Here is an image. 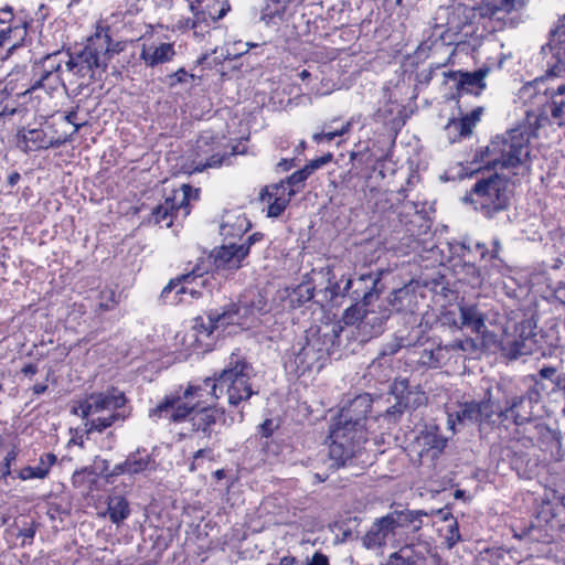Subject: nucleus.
<instances>
[{"instance_id": "obj_38", "label": "nucleus", "mask_w": 565, "mask_h": 565, "mask_svg": "<svg viewBox=\"0 0 565 565\" xmlns=\"http://www.w3.org/2000/svg\"><path fill=\"white\" fill-rule=\"evenodd\" d=\"M249 57V54L241 55L238 57L241 61L239 65L232 64L234 62L233 58L226 57L223 54V51L218 53L217 50H214L210 54H204L201 58L198 60V63L201 65L202 71H225L226 68L230 71H236L243 66V61H247Z\"/></svg>"}, {"instance_id": "obj_47", "label": "nucleus", "mask_w": 565, "mask_h": 565, "mask_svg": "<svg viewBox=\"0 0 565 565\" xmlns=\"http://www.w3.org/2000/svg\"><path fill=\"white\" fill-rule=\"evenodd\" d=\"M313 298V288L308 284H300L291 290H287V299L292 308L301 307Z\"/></svg>"}, {"instance_id": "obj_33", "label": "nucleus", "mask_w": 565, "mask_h": 565, "mask_svg": "<svg viewBox=\"0 0 565 565\" xmlns=\"http://www.w3.org/2000/svg\"><path fill=\"white\" fill-rule=\"evenodd\" d=\"M459 329L467 328L472 333L480 335L486 339L488 335V329L486 326L484 313L473 305H465L459 307Z\"/></svg>"}, {"instance_id": "obj_13", "label": "nucleus", "mask_w": 565, "mask_h": 565, "mask_svg": "<svg viewBox=\"0 0 565 565\" xmlns=\"http://www.w3.org/2000/svg\"><path fill=\"white\" fill-rule=\"evenodd\" d=\"M419 75H424L425 81H429V73H403L401 81H397L393 90L384 88L383 102L375 113V117L393 129H398L406 122L407 110L397 96L403 93L405 82L414 83L419 81Z\"/></svg>"}, {"instance_id": "obj_8", "label": "nucleus", "mask_w": 565, "mask_h": 565, "mask_svg": "<svg viewBox=\"0 0 565 565\" xmlns=\"http://www.w3.org/2000/svg\"><path fill=\"white\" fill-rule=\"evenodd\" d=\"M530 0H483L476 6H468L463 2H458L456 7L450 9V21L452 30H459L461 17L473 19L476 21L475 30L467 25L466 29L475 34H492L500 29V21L507 14L513 11L522 10Z\"/></svg>"}, {"instance_id": "obj_37", "label": "nucleus", "mask_w": 565, "mask_h": 565, "mask_svg": "<svg viewBox=\"0 0 565 565\" xmlns=\"http://www.w3.org/2000/svg\"><path fill=\"white\" fill-rule=\"evenodd\" d=\"M455 362V356L449 344L438 345L434 349H424L419 353L418 362L430 369H440Z\"/></svg>"}, {"instance_id": "obj_46", "label": "nucleus", "mask_w": 565, "mask_h": 565, "mask_svg": "<svg viewBox=\"0 0 565 565\" xmlns=\"http://www.w3.org/2000/svg\"><path fill=\"white\" fill-rule=\"evenodd\" d=\"M353 126V118L342 124L339 128H332L331 125H324L321 132L313 134L312 139L317 143L332 141L335 137L348 134Z\"/></svg>"}, {"instance_id": "obj_48", "label": "nucleus", "mask_w": 565, "mask_h": 565, "mask_svg": "<svg viewBox=\"0 0 565 565\" xmlns=\"http://www.w3.org/2000/svg\"><path fill=\"white\" fill-rule=\"evenodd\" d=\"M479 424L490 423L494 415L498 416L500 408L499 405L491 398L490 391L487 392L484 399L477 402Z\"/></svg>"}, {"instance_id": "obj_32", "label": "nucleus", "mask_w": 565, "mask_h": 565, "mask_svg": "<svg viewBox=\"0 0 565 565\" xmlns=\"http://www.w3.org/2000/svg\"><path fill=\"white\" fill-rule=\"evenodd\" d=\"M250 227V222L241 210L226 211L221 220L220 234L225 238L241 237Z\"/></svg>"}, {"instance_id": "obj_19", "label": "nucleus", "mask_w": 565, "mask_h": 565, "mask_svg": "<svg viewBox=\"0 0 565 565\" xmlns=\"http://www.w3.org/2000/svg\"><path fill=\"white\" fill-rule=\"evenodd\" d=\"M489 34H484L481 36L476 46L470 44L466 45L465 54L471 57L476 63L473 71L489 72L495 68H503L504 63L509 58V56L503 54L501 45H498L493 41L483 43V40Z\"/></svg>"}, {"instance_id": "obj_62", "label": "nucleus", "mask_w": 565, "mask_h": 565, "mask_svg": "<svg viewBox=\"0 0 565 565\" xmlns=\"http://www.w3.org/2000/svg\"><path fill=\"white\" fill-rule=\"evenodd\" d=\"M19 536L23 537L22 544L31 543L35 535V527L33 525L20 530Z\"/></svg>"}, {"instance_id": "obj_57", "label": "nucleus", "mask_w": 565, "mask_h": 565, "mask_svg": "<svg viewBox=\"0 0 565 565\" xmlns=\"http://www.w3.org/2000/svg\"><path fill=\"white\" fill-rule=\"evenodd\" d=\"M491 268L488 273L484 274V276L487 275L489 280L493 279L497 281L498 278H495L494 275L498 274L499 276H505L509 271V268L500 257L497 259H491Z\"/></svg>"}, {"instance_id": "obj_55", "label": "nucleus", "mask_w": 565, "mask_h": 565, "mask_svg": "<svg viewBox=\"0 0 565 565\" xmlns=\"http://www.w3.org/2000/svg\"><path fill=\"white\" fill-rule=\"evenodd\" d=\"M56 461L57 458L54 454L46 452L40 456L39 463L35 467L43 471V478L45 479Z\"/></svg>"}, {"instance_id": "obj_52", "label": "nucleus", "mask_w": 565, "mask_h": 565, "mask_svg": "<svg viewBox=\"0 0 565 565\" xmlns=\"http://www.w3.org/2000/svg\"><path fill=\"white\" fill-rule=\"evenodd\" d=\"M19 448L17 446H13L4 456L1 467V480L7 481L9 477H12V465L15 462L18 456H19Z\"/></svg>"}, {"instance_id": "obj_53", "label": "nucleus", "mask_w": 565, "mask_h": 565, "mask_svg": "<svg viewBox=\"0 0 565 565\" xmlns=\"http://www.w3.org/2000/svg\"><path fill=\"white\" fill-rule=\"evenodd\" d=\"M309 172L303 167L302 169L295 171L282 183L287 185L288 189H295L297 193L299 189L303 185V182L309 178Z\"/></svg>"}, {"instance_id": "obj_51", "label": "nucleus", "mask_w": 565, "mask_h": 565, "mask_svg": "<svg viewBox=\"0 0 565 565\" xmlns=\"http://www.w3.org/2000/svg\"><path fill=\"white\" fill-rule=\"evenodd\" d=\"M449 345L451 347V351L455 356V363L457 362V360L459 358V355H458L459 351L471 354L479 350L478 342L472 338H465L461 340H456L452 343H449Z\"/></svg>"}, {"instance_id": "obj_59", "label": "nucleus", "mask_w": 565, "mask_h": 565, "mask_svg": "<svg viewBox=\"0 0 565 565\" xmlns=\"http://www.w3.org/2000/svg\"><path fill=\"white\" fill-rule=\"evenodd\" d=\"M212 457H213V450L212 449H210V448L199 449L193 455V461L191 463V468L190 469L192 471L195 470L196 466H199L203 459L211 460Z\"/></svg>"}, {"instance_id": "obj_30", "label": "nucleus", "mask_w": 565, "mask_h": 565, "mask_svg": "<svg viewBox=\"0 0 565 565\" xmlns=\"http://www.w3.org/2000/svg\"><path fill=\"white\" fill-rule=\"evenodd\" d=\"M295 57L305 64L316 63L326 64L335 58L333 50L312 42H300L297 46L291 47Z\"/></svg>"}, {"instance_id": "obj_45", "label": "nucleus", "mask_w": 565, "mask_h": 565, "mask_svg": "<svg viewBox=\"0 0 565 565\" xmlns=\"http://www.w3.org/2000/svg\"><path fill=\"white\" fill-rule=\"evenodd\" d=\"M414 303V294L408 287L395 290L390 297L391 307L397 311H411Z\"/></svg>"}, {"instance_id": "obj_63", "label": "nucleus", "mask_w": 565, "mask_h": 565, "mask_svg": "<svg viewBox=\"0 0 565 565\" xmlns=\"http://www.w3.org/2000/svg\"><path fill=\"white\" fill-rule=\"evenodd\" d=\"M308 565H329V559L324 554L316 552Z\"/></svg>"}, {"instance_id": "obj_50", "label": "nucleus", "mask_w": 565, "mask_h": 565, "mask_svg": "<svg viewBox=\"0 0 565 565\" xmlns=\"http://www.w3.org/2000/svg\"><path fill=\"white\" fill-rule=\"evenodd\" d=\"M412 547L406 545L399 551L392 553L388 556L386 565H416V561L412 555Z\"/></svg>"}, {"instance_id": "obj_11", "label": "nucleus", "mask_w": 565, "mask_h": 565, "mask_svg": "<svg viewBox=\"0 0 565 565\" xmlns=\"http://www.w3.org/2000/svg\"><path fill=\"white\" fill-rule=\"evenodd\" d=\"M255 318L254 307L242 302L231 303L221 311H211L206 320L203 317L195 318L193 324L194 337L198 341H202L203 338L211 337L214 331L218 329L224 331L230 326H237L242 329L249 328Z\"/></svg>"}, {"instance_id": "obj_29", "label": "nucleus", "mask_w": 565, "mask_h": 565, "mask_svg": "<svg viewBox=\"0 0 565 565\" xmlns=\"http://www.w3.org/2000/svg\"><path fill=\"white\" fill-rule=\"evenodd\" d=\"M441 254V263H449L452 270H456L457 266L470 259L473 252V246L468 238L461 241H447L439 247Z\"/></svg>"}, {"instance_id": "obj_61", "label": "nucleus", "mask_w": 565, "mask_h": 565, "mask_svg": "<svg viewBox=\"0 0 565 565\" xmlns=\"http://www.w3.org/2000/svg\"><path fill=\"white\" fill-rule=\"evenodd\" d=\"M277 428L273 419H266L263 424L259 425V434L263 437H269Z\"/></svg>"}, {"instance_id": "obj_58", "label": "nucleus", "mask_w": 565, "mask_h": 565, "mask_svg": "<svg viewBox=\"0 0 565 565\" xmlns=\"http://www.w3.org/2000/svg\"><path fill=\"white\" fill-rule=\"evenodd\" d=\"M461 540L457 521L448 525L446 543L449 548L454 547Z\"/></svg>"}, {"instance_id": "obj_1", "label": "nucleus", "mask_w": 565, "mask_h": 565, "mask_svg": "<svg viewBox=\"0 0 565 565\" xmlns=\"http://www.w3.org/2000/svg\"><path fill=\"white\" fill-rule=\"evenodd\" d=\"M203 386L189 385L182 392L169 394L149 411V417L154 422L167 419L172 423L189 419L193 433L210 438L217 423L223 419L224 413L211 405H203Z\"/></svg>"}, {"instance_id": "obj_21", "label": "nucleus", "mask_w": 565, "mask_h": 565, "mask_svg": "<svg viewBox=\"0 0 565 565\" xmlns=\"http://www.w3.org/2000/svg\"><path fill=\"white\" fill-rule=\"evenodd\" d=\"M392 393L395 395L396 403L388 407L384 417L388 420H396L405 409L417 408L426 403V395L418 387H411L406 379L395 381Z\"/></svg>"}, {"instance_id": "obj_56", "label": "nucleus", "mask_w": 565, "mask_h": 565, "mask_svg": "<svg viewBox=\"0 0 565 565\" xmlns=\"http://www.w3.org/2000/svg\"><path fill=\"white\" fill-rule=\"evenodd\" d=\"M15 477L22 481H28L32 479H44L43 471L32 466H25L21 468L15 472Z\"/></svg>"}, {"instance_id": "obj_36", "label": "nucleus", "mask_w": 565, "mask_h": 565, "mask_svg": "<svg viewBox=\"0 0 565 565\" xmlns=\"http://www.w3.org/2000/svg\"><path fill=\"white\" fill-rule=\"evenodd\" d=\"M488 73H445L450 79H457V89L460 95H480L486 87L484 77Z\"/></svg>"}, {"instance_id": "obj_18", "label": "nucleus", "mask_w": 565, "mask_h": 565, "mask_svg": "<svg viewBox=\"0 0 565 565\" xmlns=\"http://www.w3.org/2000/svg\"><path fill=\"white\" fill-rule=\"evenodd\" d=\"M379 284V277L366 274L361 275L355 281L358 287L353 290V299L358 300L362 298V303L356 302L345 309L342 316V322L345 326H353L356 322H362L363 318L366 317L365 307L376 296V286Z\"/></svg>"}, {"instance_id": "obj_14", "label": "nucleus", "mask_w": 565, "mask_h": 565, "mask_svg": "<svg viewBox=\"0 0 565 565\" xmlns=\"http://www.w3.org/2000/svg\"><path fill=\"white\" fill-rule=\"evenodd\" d=\"M70 141L71 136L58 135L52 127L44 125H28L15 134V145L24 153L60 148Z\"/></svg>"}, {"instance_id": "obj_12", "label": "nucleus", "mask_w": 565, "mask_h": 565, "mask_svg": "<svg viewBox=\"0 0 565 565\" xmlns=\"http://www.w3.org/2000/svg\"><path fill=\"white\" fill-rule=\"evenodd\" d=\"M465 199L490 217L493 213L507 207L509 201L508 181L495 173L488 179L478 181Z\"/></svg>"}, {"instance_id": "obj_24", "label": "nucleus", "mask_w": 565, "mask_h": 565, "mask_svg": "<svg viewBox=\"0 0 565 565\" xmlns=\"http://www.w3.org/2000/svg\"><path fill=\"white\" fill-rule=\"evenodd\" d=\"M190 9L194 15L191 28H196L198 23L215 22L222 19L230 10V4L221 0H192Z\"/></svg>"}, {"instance_id": "obj_25", "label": "nucleus", "mask_w": 565, "mask_h": 565, "mask_svg": "<svg viewBox=\"0 0 565 565\" xmlns=\"http://www.w3.org/2000/svg\"><path fill=\"white\" fill-rule=\"evenodd\" d=\"M296 194L295 189H288L284 183L273 184L262 193V201L267 204L269 217L279 216L288 206L291 196Z\"/></svg>"}, {"instance_id": "obj_39", "label": "nucleus", "mask_w": 565, "mask_h": 565, "mask_svg": "<svg viewBox=\"0 0 565 565\" xmlns=\"http://www.w3.org/2000/svg\"><path fill=\"white\" fill-rule=\"evenodd\" d=\"M32 22L33 19L30 15H25L24 18H19V23L8 25L6 29L0 30V33H6L4 42L9 44V52L22 44Z\"/></svg>"}, {"instance_id": "obj_17", "label": "nucleus", "mask_w": 565, "mask_h": 565, "mask_svg": "<svg viewBox=\"0 0 565 565\" xmlns=\"http://www.w3.org/2000/svg\"><path fill=\"white\" fill-rule=\"evenodd\" d=\"M501 349L511 360L536 352L539 349L536 322L533 319H524L519 322L514 328V334L507 335L502 340Z\"/></svg>"}, {"instance_id": "obj_9", "label": "nucleus", "mask_w": 565, "mask_h": 565, "mask_svg": "<svg viewBox=\"0 0 565 565\" xmlns=\"http://www.w3.org/2000/svg\"><path fill=\"white\" fill-rule=\"evenodd\" d=\"M530 132L525 126L510 129L501 136L493 138L481 152L480 161L487 167L514 168L523 166L530 154Z\"/></svg>"}, {"instance_id": "obj_35", "label": "nucleus", "mask_w": 565, "mask_h": 565, "mask_svg": "<svg viewBox=\"0 0 565 565\" xmlns=\"http://www.w3.org/2000/svg\"><path fill=\"white\" fill-rule=\"evenodd\" d=\"M175 55L172 43L143 44L140 51V58L147 67H157L163 63L172 61Z\"/></svg>"}, {"instance_id": "obj_54", "label": "nucleus", "mask_w": 565, "mask_h": 565, "mask_svg": "<svg viewBox=\"0 0 565 565\" xmlns=\"http://www.w3.org/2000/svg\"><path fill=\"white\" fill-rule=\"evenodd\" d=\"M29 15L24 10H21L17 15L14 14L13 8L11 6H4L0 8V23L12 25L19 23V18H24Z\"/></svg>"}, {"instance_id": "obj_49", "label": "nucleus", "mask_w": 565, "mask_h": 565, "mask_svg": "<svg viewBox=\"0 0 565 565\" xmlns=\"http://www.w3.org/2000/svg\"><path fill=\"white\" fill-rule=\"evenodd\" d=\"M428 42L420 43L413 54H408L403 62V71H408V68H418L420 64L427 62L428 63Z\"/></svg>"}, {"instance_id": "obj_31", "label": "nucleus", "mask_w": 565, "mask_h": 565, "mask_svg": "<svg viewBox=\"0 0 565 565\" xmlns=\"http://www.w3.org/2000/svg\"><path fill=\"white\" fill-rule=\"evenodd\" d=\"M447 439L440 434L436 426L426 427L416 437V445L419 448V456L425 455L431 458L437 457L445 449Z\"/></svg>"}, {"instance_id": "obj_20", "label": "nucleus", "mask_w": 565, "mask_h": 565, "mask_svg": "<svg viewBox=\"0 0 565 565\" xmlns=\"http://www.w3.org/2000/svg\"><path fill=\"white\" fill-rule=\"evenodd\" d=\"M539 402V393L535 390L522 395L508 396L503 408H500L498 417L502 420L511 419L520 426L531 422L533 408Z\"/></svg>"}, {"instance_id": "obj_5", "label": "nucleus", "mask_w": 565, "mask_h": 565, "mask_svg": "<svg viewBox=\"0 0 565 565\" xmlns=\"http://www.w3.org/2000/svg\"><path fill=\"white\" fill-rule=\"evenodd\" d=\"M342 332L340 323L326 324L322 328H310L306 334L297 340L285 356V370L301 376L317 367H322V361L339 345Z\"/></svg>"}, {"instance_id": "obj_43", "label": "nucleus", "mask_w": 565, "mask_h": 565, "mask_svg": "<svg viewBox=\"0 0 565 565\" xmlns=\"http://www.w3.org/2000/svg\"><path fill=\"white\" fill-rule=\"evenodd\" d=\"M556 73H546L543 76L536 77L533 81L526 82L520 89H519V97L526 103L527 100L532 99L534 96L539 95L540 93H546V82L554 77Z\"/></svg>"}, {"instance_id": "obj_26", "label": "nucleus", "mask_w": 565, "mask_h": 565, "mask_svg": "<svg viewBox=\"0 0 565 565\" xmlns=\"http://www.w3.org/2000/svg\"><path fill=\"white\" fill-rule=\"evenodd\" d=\"M154 459L146 449H137L127 456L126 460L114 467L111 475H143L154 469Z\"/></svg>"}, {"instance_id": "obj_41", "label": "nucleus", "mask_w": 565, "mask_h": 565, "mask_svg": "<svg viewBox=\"0 0 565 565\" xmlns=\"http://www.w3.org/2000/svg\"><path fill=\"white\" fill-rule=\"evenodd\" d=\"M548 110L551 114V124L559 127L565 126V84L558 86L556 90L551 94Z\"/></svg>"}, {"instance_id": "obj_10", "label": "nucleus", "mask_w": 565, "mask_h": 565, "mask_svg": "<svg viewBox=\"0 0 565 565\" xmlns=\"http://www.w3.org/2000/svg\"><path fill=\"white\" fill-rule=\"evenodd\" d=\"M424 515L427 514L422 510H394L372 523L363 536V545L369 550L379 548L395 541L403 530L418 531Z\"/></svg>"}, {"instance_id": "obj_28", "label": "nucleus", "mask_w": 565, "mask_h": 565, "mask_svg": "<svg viewBox=\"0 0 565 565\" xmlns=\"http://www.w3.org/2000/svg\"><path fill=\"white\" fill-rule=\"evenodd\" d=\"M301 83L312 94L324 96L341 88L339 73H298Z\"/></svg>"}, {"instance_id": "obj_16", "label": "nucleus", "mask_w": 565, "mask_h": 565, "mask_svg": "<svg viewBox=\"0 0 565 565\" xmlns=\"http://www.w3.org/2000/svg\"><path fill=\"white\" fill-rule=\"evenodd\" d=\"M204 273L205 269L203 270L200 265H195L189 273L171 279L161 291L162 300L166 303L177 305L179 302H188L186 296L191 299L202 297V291L196 287H205L207 285V278H203Z\"/></svg>"}, {"instance_id": "obj_15", "label": "nucleus", "mask_w": 565, "mask_h": 565, "mask_svg": "<svg viewBox=\"0 0 565 565\" xmlns=\"http://www.w3.org/2000/svg\"><path fill=\"white\" fill-rule=\"evenodd\" d=\"M199 200V189H193L189 184H182L179 189L172 191L162 204L157 206L152 213L154 222L170 227L173 221L184 220L191 212V201Z\"/></svg>"}, {"instance_id": "obj_7", "label": "nucleus", "mask_w": 565, "mask_h": 565, "mask_svg": "<svg viewBox=\"0 0 565 565\" xmlns=\"http://www.w3.org/2000/svg\"><path fill=\"white\" fill-rule=\"evenodd\" d=\"M126 402L125 394L113 387L88 394L73 407V413L85 419L87 434L103 433L117 422H125L128 417L124 411Z\"/></svg>"}, {"instance_id": "obj_44", "label": "nucleus", "mask_w": 565, "mask_h": 565, "mask_svg": "<svg viewBox=\"0 0 565 565\" xmlns=\"http://www.w3.org/2000/svg\"><path fill=\"white\" fill-rule=\"evenodd\" d=\"M454 271L459 276V279L466 280L473 287L480 286L486 279L484 274L471 262V258L457 266Z\"/></svg>"}, {"instance_id": "obj_40", "label": "nucleus", "mask_w": 565, "mask_h": 565, "mask_svg": "<svg viewBox=\"0 0 565 565\" xmlns=\"http://www.w3.org/2000/svg\"><path fill=\"white\" fill-rule=\"evenodd\" d=\"M467 423H479L477 402L462 403L458 411L448 414L447 425L452 433L456 431L457 425Z\"/></svg>"}, {"instance_id": "obj_64", "label": "nucleus", "mask_w": 565, "mask_h": 565, "mask_svg": "<svg viewBox=\"0 0 565 565\" xmlns=\"http://www.w3.org/2000/svg\"><path fill=\"white\" fill-rule=\"evenodd\" d=\"M35 15H36V21L39 22V24L43 25L44 21L46 20L47 15H49L47 6H45L44 3H41Z\"/></svg>"}, {"instance_id": "obj_22", "label": "nucleus", "mask_w": 565, "mask_h": 565, "mask_svg": "<svg viewBox=\"0 0 565 565\" xmlns=\"http://www.w3.org/2000/svg\"><path fill=\"white\" fill-rule=\"evenodd\" d=\"M224 154L220 151L218 141L213 136H201L196 141V156L193 161V169L190 173L202 172L207 168H218L222 166Z\"/></svg>"}, {"instance_id": "obj_2", "label": "nucleus", "mask_w": 565, "mask_h": 565, "mask_svg": "<svg viewBox=\"0 0 565 565\" xmlns=\"http://www.w3.org/2000/svg\"><path fill=\"white\" fill-rule=\"evenodd\" d=\"M371 412L369 395H359L341 409L330 428L329 457L331 467L343 466L366 441V415Z\"/></svg>"}, {"instance_id": "obj_27", "label": "nucleus", "mask_w": 565, "mask_h": 565, "mask_svg": "<svg viewBox=\"0 0 565 565\" xmlns=\"http://www.w3.org/2000/svg\"><path fill=\"white\" fill-rule=\"evenodd\" d=\"M248 255V246L235 243L222 245L214 252V263L217 268L235 270L242 267Z\"/></svg>"}, {"instance_id": "obj_23", "label": "nucleus", "mask_w": 565, "mask_h": 565, "mask_svg": "<svg viewBox=\"0 0 565 565\" xmlns=\"http://www.w3.org/2000/svg\"><path fill=\"white\" fill-rule=\"evenodd\" d=\"M552 60L547 62L546 71H565V14L559 17L550 30V40L546 44Z\"/></svg>"}, {"instance_id": "obj_34", "label": "nucleus", "mask_w": 565, "mask_h": 565, "mask_svg": "<svg viewBox=\"0 0 565 565\" xmlns=\"http://www.w3.org/2000/svg\"><path fill=\"white\" fill-rule=\"evenodd\" d=\"M483 113L482 107H478L460 119H451L446 126V132L451 142L457 138L467 137L472 132V128L480 121Z\"/></svg>"}, {"instance_id": "obj_60", "label": "nucleus", "mask_w": 565, "mask_h": 565, "mask_svg": "<svg viewBox=\"0 0 565 565\" xmlns=\"http://www.w3.org/2000/svg\"><path fill=\"white\" fill-rule=\"evenodd\" d=\"M332 159V156L326 154L320 158H317L315 160H311L308 164L305 166L306 170L309 172V174L313 173L316 170L320 169L328 162H330Z\"/></svg>"}, {"instance_id": "obj_42", "label": "nucleus", "mask_w": 565, "mask_h": 565, "mask_svg": "<svg viewBox=\"0 0 565 565\" xmlns=\"http://www.w3.org/2000/svg\"><path fill=\"white\" fill-rule=\"evenodd\" d=\"M107 514L114 524H121L130 515L129 502L122 495H110L107 500Z\"/></svg>"}, {"instance_id": "obj_4", "label": "nucleus", "mask_w": 565, "mask_h": 565, "mask_svg": "<svg viewBox=\"0 0 565 565\" xmlns=\"http://www.w3.org/2000/svg\"><path fill=\"white\" fill-rule=\"evenodd\" d=\"M459 1H454L449 6L440 7L435 17V29L439 30V41L428 44L429 54L427 71H438L441 67L454 65L458 53H465L466 45L476 46L482 35L469 32L466 26L475 30L476 21L461 17L459 30H452L450 21V9L456 7Z\"/></svg>"}, {"instance_id": "obj_6", "label": "nucleus", "mask_w": 565, "mask_h": 565, "mask_svg": "<svg viewBox=\"0 0 565 565\" xmlns=\"http://www.w3.org/2000/svg\"><path fill=\"white\" fill-rule=\"evenodd\" d=\"M255 370L239 350L233 352L225 364V367L214 379L204 381V390H211V395L218 399L222 395L227 396L230 405L237 406L248 401L258 390L254 387L253 377Z\"/></svg>"}, {"instance_id": "obj_3", "label": "nucleus", "mask_w": 565, "mask_h": 565, "mask_svg": "<svg viewBox=\"0 0 565 565\" xmlns=\"http://www.w3.org/2000/svg\"><path fill=\"white\" fill-rule=\"evenodd\" d=\"M110 25L106 20L99 19L95 24L94 33L87 39L86 44L78 52L70 50L56 51L44 57L43 71H105L115 51Z\"/></svg>"}]
</instances>
